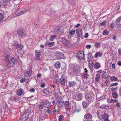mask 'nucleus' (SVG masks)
I'll return each instance as SVG.
<instances>
[{
	"label": "nucleus",
	"mask_w": 121,
	"mask_h": 121,
	"mask_svg": "<svg viewBox=\"0 0 121 121\" xmlns=\"http://www.w3.org/2000/svg\"><path fill=\"white\" fill-rule=\"evenodd\" d=\"M5 60L7 62V65L9 67H11L14 66L16 62L13 58L11 57L9 55H7L5 57Z\"/></svg>",
	"instance_id": "nucleus-1"
},
{
	"label": "nucleus",
	"mask_w": 121,
	"mask_h": 121,
	"mask_svg": "<svg viewBox=\"0 0 121 121\" xmlns=\"http://www.w3.org/2000/svg\"><path fill=\"white\" fill-rule=\"evenodd\" d=\"M65 107L66 110L71 114H72L75 110V107H73L72 106L69 105V102L68 101L65 102Z\"/></svg>",
	"instance_id": "nucleus-2"
},
{
	"label": "nucleus",
	"mask_w": 121,
	"mask_h": 121,
	"mask_svg": "<svg viewBox=\"0 0 121 121\" xmlns=\"http://www.w3.org/2000/svg\"><path fill=\"white\" fill-rule=\"evenodd\" d=\"M86 99L87 101L89 103H91L94 100V95L92 92L87 91L85 93Z\"/></svg>",
	"instance_id": "nucleus-3"
},
{
	"label": "nucleus",
	"mask_w": 121,
	"mask_h": 121,
	"mask_svg": "<svg viewBox=\"0 0 121 121\" xmlns=\"http://www.w3.org/2000/svg\"><path fill=\"white\" fill-rule=\"evenodd\" d=\"M26 9L22 8L18 9L16 13V15L17 16H19L27 12Z\"/></svg>",
	"instance_id": "nucleus-4"
},
{
	"label": "nucleus",
	"mask_w": 121,
	"mask_h": 121,
	"mask_svg": "<svg viewBox=\"0 0 121 121\" xmlns=\"http://www.w3.org/2000/svg\"><path fill=\"white\" fill-rule=\"evenodd\" d=\"M30 113L29 111H26L21 117L20 121H25L28 117Z\"/></svg>",
	"instance_id": "nucleus-5"
},
{
	"label": "nucleus",
	"mask_w": 121,
	"mask_h": 121,
	"mask_svg": "<svg viewBox=\"0 0 121 121\" xmlns=\"http://www.w3.org/2000/svg\"><path fill=\"white\" fill-rule=\"evenodd\" d=\"M84 54L83 52H79L77 54L76 56L79 60H83L84 57Z\"/></svg>",
	"instance_id": "nucleus-6"
},
{
	"label": "nucleus",
	"mask_w": 121,
	"mask_h": 121,
	"mask_svg": "<svg viewBox=\"0 0 121 121\" xmlns=\"http://www.w3.org/2000/svg\"><path fill=\"white\" fill-rule=\"evenodd\" d=\"M73 98L77 100L80 101L83 99V97L82 94L78 93L73 96Z\"/></svg>",
	"instance_id": "nucleus-7"
},
{
	"label": "nucleus",
	"mask_w": 121,
	"mask_h": 121,
	"mask_svg": "<svg viewBox=\"0 0 121 121\" xmlns=\"http://www.w3.org/2000/svg\"><path fill=\"white\" fill-rule=\"evenodd\" d=\"M17 32L18 35L22 38L24 37L25 35V30L22 29L18 30Z\"/></svg>",
	"instance_id": "nucleus-8"
},
{
	"label": "nucleus",
	"mask_w": 121,
	"mask_h": 121,
	"mask_svg": "<svg viewBox=\"0 0 121 121\" xmlns=\"http://www.w3.org/2000/svg\"><path fill=\"white\" fill-rule=\"evenodd\" d=\"M109 74L108 73L107 70L106 69H105L103 71L101 74L102 77L104 78H107L109 76Z\"/></svg>",
	"instance_id": "nucleus-9"
},
{
	"label": "nucleus",
	"mask_w": 121,
	"mask_h": 121,
	"mask_svg": "<svg viewBox=\"0 0 121 121\" xmlns=\"http://www.w3.org/2000/svg\"><path fill=\"white\" fill-rule=\"evenodd\" d=\"M82 29L80 28H78L76 30V32L78 38H81L82 37Z\"/></svg>",
	"instance_id": "nucleus-10"
},
{
	"label": "nucleus",
	"mask_w": 121,
	"mask_h": 121,
	"mask_svg": "<svg viewBox=\"0 0 121 121\" xmlns=\"http://www.w3.org/2000/svg\"><path fill=\"white\" fill-rule=\"evenodd\" d=\"M60 41L63 44L66 45H69V44H70L69 42L68 41L63 38H62L61 39Z\"/></svg>",
	"instance_id": "nucleus-11"
},
{
	"label": "nucleus",
	"mask_w": 121,
	"mask_h": 121,
	"mask_svg": "<svg viewBox=\"0 0 121 121\" xmlns=\"http://www.w3.org/2000/svg\"><path fill=\"white\" fill-rule=\"evenodd\" d=\"M63 55V53L59 52H57L55 54V56L58 59H60L62 58Z\"/></svg>",
	"instance_id": "nucleus-12"
},
{
	"label": "nucleus",
	"mask_w": 121,
	"mask_h": 121,
	"mask_svg": "<svg viewBox=\"0 0 121 121\" xmlns=\"http://www.w3.org/2000/svg\"><path fill=\"white\" fill-rule=\"evenodd\" d=\"M32 73V69L31 68H29L27 69L26 72L25 73V76L27 77L31 75Z\"/></svg>",
	"instance_id": "nucleus-13"
},
{
	"label": "nucleus",
	"mask_w": 121,
	"mask_h": 121,
	"mask_svg": "<svg viewBox=\"0 0 121 121\" xmlns=\"http://www.w3.org/2000/svg\"><path fill=\"white\" fill-rule=\"evenodd\" d=\"M35 59L38 60H40V52L36 50L35 51Z\"/></svg>",
	"instance_id": "nucleus-14"
},
{
	"label": "nucleus",
	"mask_w": 121,
	"mask_h": 121,
	"mask_svg": "<svg viewBox=\"0 0 121 121\" xmlns=\"http://www.w3.org/2000/svg\"><path fill=\"white\" fill-rule=\"evenodd\" d=\"M9 101L13 102H17L19 100V98L16 96L15 97L13 96H11L9 98Z\"/></svg>",
	"instance_id": "nucleus-15"
},
{
	"label": "nucleus",
	"mask_w": 121,
	"mask_h": 121,
	"mask_svg": "<svg viewBox=\"0 0 121 121\" xmlns=\"http://www.w3.org/2000/svg\"><path fill=\"white\" fill-rule=\"evenodd\" d=\"M76 83L75 81H71L69 82L68 86L70 87H73L76 85Z\"/></svg>",
	"instance_id": "nucleus-16"
},
{
	"label": "nucleus",
	"mask_w": 121,
	"mask_h": 121,
	"mask_svg": "<svg viewBox=\"0 0 121 121\" xmlns=\"http://www.w3.org/2000/svg\"><path fill=\"white\" fill-rule=\"evenodd\" d=\"M109 116L108 114L104 113L102 114V118L104 120V121H110L108 119Z\"/></svg>",
	"instance_id": "nucleus-17"
},
{
	"label": "nucleus",
	"mask_w": 121,
	"mask_h": 121,
	"mask_svg": "<svg viewBox=\"0 0 121 121\" xmlns=\"http://www.w3.org/2000/svg\"><path fill=\"white\" fill-rule=\"evenodd\" d=\"M91 103H89L87 100L86 101H84L82 103L83 107L84 108H85L87 107Z\"/></svg>",
	"instance_id": "nucleus-18"
},
{
	"label": "nucleus",
	"mask_w": 121,
	"mask_h": 121,
	"mask_svg": "<svg viewBox=\"0 0 121 121\" xmlns=\"http://www.w3.org/2000/svg\"><path fill=\"white\" fill-rule=\"evenodd\" d=\"M47 104L45 102H44L43 101H42L40 103L39 106V108L40 109H42L43 107L45 106L46 107L48 108V107L47 106Z\"/></svg>",
	"instance_id": "nucleus-19"
},
{
	"label": "nucleus",
	"mask_w": 121,
	"mask_h": 121,
	"mask_svg": "<svg viewBox=\"0 0 121 121\" xmlns=\"http://www.w3.org/2000/svg\"><path fill=\"white\" fill-rule=\"evenodd\" d=\"M88 66L91 69H92L93 67V63L91 60H89L88 61Z\"/></svg>",
	"instance_id": "nucleus-20"
},
{
	"label": "nucleus",
	"mask_w": 121,
	"mask_h": 121,
	"mask_svg": "<svg viewBox=\"0 0 121 121\" xmlns=\"http://www.w3.org/2000/svg\"><path fill=\"white\" fill-rule=\"evenodd\" d=\"M14 46H15L18 50H20L23 48L22 45L21 44H18L17 43H15L14 44Z\"/></svg>",
	"instance_id": "nucleus-21"
},
{
	"label": "nucleus",
	"mask_w": 121,
	"mask_h": 121,
	"mask_svg": "<svg viewBox=\"0 0 121 121\" xmlns=\"http://www.w3.org/2000/svg\"><path fill=\"white\" fill-rule=\"evenodd\" d=\"M45 44L46 46L48 47H52L54 45V42H48L46 41L45 42Z\"/></svg>",
	"instance_id": "nucleus-22"
},
{
	"label": "nucleus",
	"mask_w": 121,
	"mask_h": 121,
	"mask_svg": "<svg viewBox=\"0 0 121 121\" xmlns=\"http://www.w3.org/2000/svg\"><path fill=\"white\" fill-rule=\"evenodd\" d=\"M24 93V91L22 89L20 88L17 91V94L18 96H20Z\"/></svg>",
	"instance_id": "nucleus-23"
},
{
	"label": "nucleus",
	"mask_w": 121,
	"mask_h": 121,
	"mask_svg": "<svg viewBox=\"0 0 121 121\" xmlns=\"http://www.w3.org/2000/svg\"><path fill=\"white\" fill-rule=\"evenodd\" d=\"M94 67L95 69H98L100 67V65L98 62H96L94 64Z\"/></svg>",
	"instance_id": "nucleus-24"
},
{
	"label": "nucleus",
	"mask_w": 121,
	"mask_h": 121,
	"mask_svg": "<svg viewBox=\"0 0 121 121\" xmlns=\"http://www.w3.org/2000/svg\"><path fill=\"white\" fill-rule=\"evenodd\" d=\"M102 56V54L100 52L96 53L94 55V57L95 58H96L98 57H101Z\"/></svg>",
	"instance_id": "nucleus-25"
},
{
	"label": "nucleus",
	"mask_w": 121,
	"mask_h": 121,
	"mask_svg": "<svg viewBox=\"0 0 121 121\" xmlns=\"http://www.w3.org/2000/svg\"><path fill=\"white\" fill-rule=\"evenodd\" d=\"M61 66L60 63L59 62H56L54 64L55 67L57 69L59 68Z\"/></svg>",
	"instance_id": "nucleus-26"
},
{
	"label": "nucleus",
	"mask_w": 121,
	"mask_h": 121,
	"mask_svg": "<svg viewBox=\"0 0 121 121\" xmlns=\"http://www.w3.org/2000/svg\"><path fill=\"white\" fill-rule=\"evenodd\" d=\"M116 25L117 26L119 27L118 28L119 30H120L121 31V24H120V22L116 20Z\"/></svg>",
	"instance_id": "nucleus-27"
},
{
	"label": "nucleus",
	"mask_w": 121,
	"mask_h": 121,
	"mask_svg": "<svg viewBox=\"0 0 121 121\" xmlns=\"http://www.w3.org/2000/svg\"><path fill=\"white\" fill-rule=\"evenodd\" d=\"M84 117L86 119H89L92 118V116L89 114H87L85 115Z\"/></svg>",
	"instance_id": "nucleus-28"
},
{
	"label": "nucleus",
	"mask_w": 121,
	"mask_h": 121,
	"mask_svg": "<svg viewBox=\"0 0 121 121\" xmlns=\"http://www.w3.org/2000/svg\"><path fill=\"white\" fill-rule=\"evenodd\" d=\"M112 96L113 98L114 99H116L117 98L118 95L117 93V92L112 93Z\"/></svg>",
	"instance_id": "nucleus-29"
},
{
	"label": "nucleus",
	"mask_w": 121,
	"mask_h": 121,
	"mask_svg": "<svg viewBox=\"0 0 121 121\" xmlns=\"http://www.w3.org/2000/svg\"><path fill=\"white\" fill-rule=\"evenodd\" d=\"M109 108L108 105L105 104H103L100 106V108L102 109H108Z\"/></svg>",
	"instance_id": "nucleus-30"
},
{
	"label": "nucleus",
	"mask_w": 121,
	"mask_h": 121,
	"mask_svg": "<svg viewBox=\"0 0 121 121\" xmlns=\"http://www.w3.org/2000/svg\"><path fill=\"white\" fill-rule=\"evenodd\" d=\"M60 82L61 83L63 84L64 85L65 84V79L62 76L60 80Z\"/></svg>",
	"instance_id": "nucleus-31"
},
{
	"label": "nucleus",
	"mask_w": 121,
	"mask_h": 121,
	"mask_svg": "<svg viewBox=\"0 0 121 121\" xmlns=\"http://www.w3.org/2000/svg\"><path fill=\"white\" fill-rule=\"evenodd\" d=\"M100 78V75L98 74H97L95 76V80L96 82H98Z\"/></svg>",
	"instance_id": "nucleus-32"
},
{
	"label": "nucleus",
	"mask_w": 121,
	"mask_h": 121,
	"mask_svg": "<svg viewBox=\"0 0 121 121\" xmlns=\"http://www.w3.org/2000/svg\"><path fill=\"white\" fill-rule=\"evenodd\" d=\"M56 104L59 107H61L63 105V102H60L58 101V102H56Z\"/></svg>",
	"instance_id": "nucleus-33"
},
{
	"label": "nucleus",
	"mask_w": 121,
	"mask_h": 121,
	"mask_svg": "<svg viewBox=\"0 0 121 121\" xmlns=\"http://www.w3.org/2000/svg\"><path fill=\"white\" fill-rule=\"evenodd\" d=\"M56 101L57 102H58V101L60 102H63V100L61 96L58 97L57 98Z\"/></svg>",
	"instance_id": "nucleus-34"
},
{
	"label": "nucleus",
	"mask_w": 121,
	"mask_h": 121,
	"mask_svg": "<svg viewBox=\"0 0 121 121\" xmlns=\"http://www.w3.org/2000/svg\"><path fill=\"white\" fill-rule=\"evenodd\" d=\"M109 33V32L106 30H104L103 32V35H108Z\"/></svg>",
	"instance_id": "nucleus-35"
},
{
	"label": "nucleus",
	"mask_w": 121,
	"mask_h": 121,
	"mask_svg": "<svg viewBox=\"0 0 121 121\" xmlns=\"http://www.w3.org/2000/svg\"><path fill=\"white\" fill-rule=\"evenodd\" d=\"M94 46L96 48H99L100 47V43L99 42H96L94 44Z\"/></svg>",
	"instance_id": "nucleus-36"
},
{
	"label": "nucleus",
	"mask_w": 121,
	"mask_h": 121,
	"mask_svg": "<svg viewBox=\"0 0 121 121\" xmlns=\"http://www.w3.org/2000/svg\"><path fill=\"white\" fill-rule=\"evenodd\" d=\"M111 79L112 81H117V78L114 76H112L111 77Z\"/></svg>",
	"instance_id": "nucleus-37"
},
{
	"label": "nucleus",
	"mask_w": 121,
	"mask_h": 121,
	"mask_svg": "<svg viewBox=\"0 0 121 121\" xmlns=\"http://www.w3.org/2000/svg\"><path fill=\"white\" fill-rule=\"evenodd\" d=\"M110 90L112 91V93L117 92V87L116 88H111Z\"/></svg>",
	"instance_id": "nucleus-38"
},
{
	"label": "nucleus",
	"mask_w": 121,
	"mask_h": 121,
	"mask_svg": "<svg viewBox=\"0 0 121 121\" xmlns=\"http://www.w3.org/2000/svg\"><path fill=\"white\" fill-rule=\"evenodd\" d=\"M89 77V75L87 73H85L84 74L82 75V77L84 79H86L88 78Z\"/></svg>",
	"instance_id": "nucleus-39"
},
{
	"label": "nucleus",
	"mask_w": 121,
	"mask_h": 121,
	"mask_svg": "<svg viewBox=\"0 0 121 121\" xmlns=\"http://www.w3.org/2000/svg\"><path fill=\"white\" fill-rule=\"evenodd\" d=\"M64 118V116L62 115H60L59 117V121H63Z\"/></svg>",
	"instance_id": "nucleus-40"
},
{
	"label": "nucleus",
	"mask_w": 121,
	"mask_h": 121,
	"mask_svg": "<svg viewBox=\"0 0 121 121\" xmlns=\"http://www.w3.org/2000/svg\"><path fill=\"white\" fill-rule=\"evenodd\" d=\"M7 105L6 104H5V112L7 113L8 112L9 109Z\"/></svg>",
	"instance_id": "nucleus-41"
},
{
	"label": "nucleus",
	"mask_w": 121,
	"mask_h": 121,
	"mask_svg": "<svg viewBox=\"0 0 121 121\" xmlns=\"http://www.w3.org/2000/svg\"><path fill=\"white\" fill-rule=\"evenodd\" d=\"M96 99L97 100H101L102 99H104L105 97L104 96H102L100 97H97V96H96Z\"/></svg>",
	"instance_id": "nucleus-42"
},
{
	"label": "nucleus",
	"mask_w": 121,
	"mask_h": 121,
	"mask_svg": "<svg viewBox=\"0 0 121 121\" xmlns=\"http://www.w3.org/2000/svg\"><path fill=\"white\" fill-rule=\"evenodd\" d=\"M75 31L73 30H72L70 31L69 32V34L70 35H73L75 33Z\"/></svg>",
	"instance_id": "nucleus-43"
},
{
	"label": "nucleus",
	"mask_w": 121,
	"mask_h": 121,
	"mask_svg": "<svg viewBox=\"0 0 121 121\" xmlns=\"http://www.w3.org/2000/svg\"><path fill=\"white\" fill-rule=\"evenodd\" d=\"M56 37V35H52L51 38V41H52L53 39Z\"/></svg>",
	"instance_id": "nucleus-44"
},
{
	"label": "nucleus",
	"mask_w": 121,
	"mask_h": 121,
	"mask_svg": "<svg viewBox=\"0 0 121 121\" xmlns=\"http://www.w3.org/2000/svg\"><path fill=\"white\" fill-rule=\"evenodd\" d=\"M4 15L2 13H0V21L4 18Z\"/></svg>",
	"instance_id": "nucleus-45"
},
{
	"label": "nucleus",
	"mask_w": 121,
	"mask_h": 121,
	"mask_svg": "<svg viewBox=\"0 0 121 121\" xmlns=\"http://www.w3.org/2000/svg\"><path fill=\"white\" fill-rule=\"evenodd\" d=\"M49 91L47 89L44 90L43 91V92L45 94L47 95Z\"/></svg>",
	"instance_id": "nucleus-46"
},
{
	"label": "nucleus",
	"mask_w": 121,
	"mask_h": 121,
	"mask_svg": "<svg viewBox=\"0 0 121 121\" xmlns=\"http://www.w3.org/2000/svg\"><path fill=\"white\" fill-rule=\"evenodd\" d=\"M118 84V83L117 82H115L112 83L110 86V87H111L112 86H117Z\"/></svg>",
	"instance_id": "nucleus-47"
},
{
	"label": "nucleus",
	"mask_w": 121,
	"mask_h": 121,
	"mask_svg": "<svg viewBox=\"0 0 121 121\" xmlns=\"http://www.w3.org/2000/svg\"><path fill=\"white\" fill-rule=\"evenodd\" d=\"M76 67H75V66L73 68V71L75 72H77L78 71V69H77V68H76Z\"/></svg>",
	"instance_id": "nucleus-48"
},
{
	"label": "nucleus",
	"mask_w": 121,
	"mask_h": 121,
	"mask_svg": "<svg viewBox=\"0 0 121 121\" xmlns=\"http://www.w3.org/2000/svg\"><path fill=\"white\" fill-rule=\"evenodd\" d=\"M45 86V84L44 82L42 83L40 85V86L42 88H44Z\"/></svg>",
	"instance_id": "nucleus-49"
},
{
	"label": "nucleus",
	"mask_w": 121,
	"mask_h": 121,
	"mask_svg": "<svg viewBox=\"0 0 121 121\" xmlns=\"http://www.w3.org/2000/svg\"><path fill=\"white\" fill-rule=\"evenodd\" d=\"M91 45H86L85 47L87 49H89L91 48Z\"/></svg>",
	"instance_id": "nucleus-50"
},
{
	"label": "nucleus",
	"mask_w": 121,
	"mask_h": 121,
	"mask_svg": "<svg viewBox=\"0 0 121 121\" xmlns=\"http://www.w3.org/2000/svg\"><path fill=\"white\" fill-rule=\"evenodd\" d=\"M60 30V28L59 27H57L55 30V32H57Z\"/></svg>",
	"instance_id": "nucleus-51"
},
{
	"label": "nucleus",
	"mask_w": 121,
	"mask_h": 121,
	"mask_svg": "<svg viewBox=\"0 0 121 121\" xmlns=\"http://www.w3.org/2000/svg\"><path fill=\"white\" fill-rule=\"evenodd\" d=\"M58 82V80L56 78H55L53 80V82L54 83H56Z\"/></svg>",
	"instance_id": "nucleus-52"
},
{
	"label": "nucleus",
	"mask_w": 121,
	"mask_h": 121,
	"mask_svg": "<svg viewBox=\"0 0 121 121\" xmlns=\"http://www.w3.org/2000/svg\"><path fill=\"white\" fill-rule=\"evenodd\" d=\"M30 92H34L35 91V90L33 88H32L29 91Z\"/></svg>",
	"instance_id": "nucleus-53"
},
{
	"label": "nucleus",
	"mask_w": 121,
	"mask_h": 121,
	"mask_svg": "<svg viewBox=\"0 0 121 121\" xmlns=\"http://www.w3.org/2000/svg\"><path fill=\"white\" fill-rule=\"evenodd\" d=\"M106 23V21H104L102 22L100 24V25L101 26H104L105 24Z\"/></svg>",
	"instance_id": "nucleus-54"
},
{
	"label": "nucleus",
	"mask_w": 121,
	"mask_h": 121,
	"mask_svg": "<svg viewBox=\"0 0 121 121\" xmlns=\"http://www.w3.org/2000/svg\"><path fill=\"white\" fill-rule=\"evenodd\" d=\"M50 86L51 87L54 88L55 87V86L53 83H52L50 85Z\"/></svg>",
	"instance_id": "nucleus-55"
},
{
	"label": "nucleus",
	"mask_w": 121,
	"mask_h": 121,
	"mask_svg": "<svg viewBox=\"0 0 121 121\" xmlns=\"http://www.w3.org/2000/svg\"><path fill=\"white\" fill-rule=\"evenodd\" d=\"M39 18H37L36 19V22L35 24L36 25H37L38 24V22L39 21Z\"/></svg>",
	"instance_id": "nucleus-56"
},
{
	"label": "nucleus",
	"mask_w": 121,
	"mask_h": 121,
	"mask_svg": "<svg viewBox=\"0 0 121 121\" xmlns=\"http://www.w3.org/2000/svg\"><path fill=\"white\" fill-rule=\"evenodd\" d=\"M118 52L119 55L121 56V48H119L118 49Z\"/></svg>",
	"instance_id": "nucleus-57"
},
{
	"label": "nucleus",
	"mask_w": 121,
	"mask_h": 121,
	"mask_svg": "<svg viewBox=\"0 0 121 121\" xmlns=\"http://www.w3.org/2000/svg\"><path fill=\"white\" fill-rule=\"evenodd\" d=\"M110 26L112 28H113L114 27V25L113 22H112L110 24Z\"/></svg>",
	"instance_id": "nucleus-58"
},
{
	"label": "nucleus",
	"mask_w": 121,
	"mask_h": 121,
	"mask_svg": "<svg viewBox=\"0 0 121 121\" xmlns=\"http://www.w3.org/2000/svg\"><path fill=\"white\" fill-rule=\"evenodd\" d=\"M112 69H114L115 68V65L114 63H113L112 65Z\"/></svg>",
	"instance_id": "nucleus-59"
},
{
	"label": "nucleus",
	"mask_w": 121,
	"mask_h": 121,
	"mask_svg": "<svg viewBox=\"0 0 121 121\" xmlns=\"http://www.w3.org/2000/svg\"><path fill=\"white\" fill-rule=\"evenodd\" d=\"M117 21H118L119 22H121V16H120L117 20Z\"/></svg>",
	"instance_id": "nucleus-60"
},
{
	"label": "nucleus",
	"mask_w": 121,
	"mask_h": 121,
	"mask_svg": "<svg viewBox=\"0 0 121 121\" xmlns=\"http://www.w3.org/2000/svg\"><path fill=\"white\" fill-rule=\"evenodd\" d=\"M25 79L24 78H22L20 80V82L21 83L25 81Z\"/></svg>",
	"instance_id": "nucleus-61"
},
{
	"label": "nucleus",
	"mask_w": 121,
	"mask_h": 121,
	"mask_svg": "<svg viewBox=\"0 0 121 121\" xmlns=\"http://www.w3.org/2000/svg\"><path fill=\"white\" fill-rule=\"evenodd\" d=\"M85 37V38H87L88 37V34L87 33H86L84 35Z\"/></svg>",
	"instance_id": "nucleus-62"
},
{
	"label": "nucleus",
	"mask_w": 121,
	"mask_h": 121,
	"mask_svg": "<svg viewBox=\"0 0 121 121\" xmlns=\"http://www.w3.org/2000/svg\"><path fill=\"white\" fill-rule=\"evenodd\" d=\"M110 103L113 104L114 103V99H112L110 100Z\"/></svg>",
	"instance_id": "nucleus-63"
},
{
	"label": "nucleus",
	"mask_w": 121,
	"mask_h": 121,
	"mask_svg": "<svg viewBox=\"0 0 121 121\" xmlns=\"http://www.w3.org/2000/svg\"><path fill=\"white\" fill-rule=\"evenodd\" d=\"M112 39L115 40L117 39V38L115 35H114L113 36Z\"/></svg>",
	"instance_id": "nucleus-64"
}]
</instances>
